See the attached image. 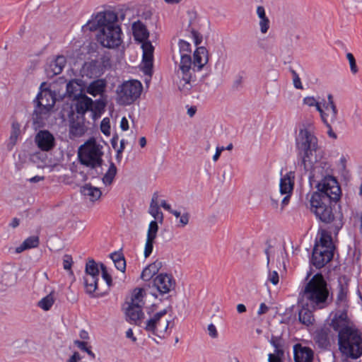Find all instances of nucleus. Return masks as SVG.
<instances>
[{
	"label": "nucleus",
	"instance_id": "obj_62",
	"mask_svg": "<svg viewBox=\"0 0 362 362\" xmlns=\"http://www.w3.org/2000/svg\"><path fill=\"white\" fill-rule=\"evenodd\" d=\"M120 127L123 131H127L129 129L128 120L126 117H122L120 122Z\"/></svg>",
	"mask_w": 362,
	"mask_h": 362
},
{
	"label": "nucleus",
	"instance_id": "obj_61",
	"mask_svg": "<svg viewBox=\"0 0 362 362\" xmlns=\"http://www.w3.org/2000/svg\"><path fill=\"white\" fill-rule=\"evenodd\" d=\"M356 218V221H355V224H358V228H359V232L361 233V235H362V214H357L355 217Z\"/></svg>",
	"mask_w": 362,
	"mask_h": 362
},
{
	"label": "nucleus",
	"instance_id": "obj_12",
	"mask_svg": "<svg viewBox=\"0 0 362 362\" xmlns=\"http://www.w3.org/2000/svg\"><path fill=\"white\" fill-rule=\"evenodd\" d=\"M142 90L143 86L138 80L124 81L117 89V103L122 105L132 104L139 98Z\"/></svg>",
	"mask_w": 362,
	"mask_h": 362
},
{
	"label": "nucleus",
	"instance_id": "obj_20",
	"mask_svg": "<svg viewBox=\"0 0 362 362\" xmlns=\"http://www.w3.org/2000/svg\"><path fill=\"white\" fill-rule=\"evenodd\" d=\"M88 128L85 124L84 116L78 115L72 118L69 125V134L74 137H80L84 135Z\"/></svg>",
	"mask_w": 362,
	"mask_h": 362
},
{
	"label": "nucleus",
	"instance_id": "obj_45",
	"mask_svg": "<svg viewBox=\"0 0 362 362\" xmlns=\"http://www.w3.org/2000/svg\"><path fill=\"white\" fill-rule=\"evenodd\" d=\"M100 267L101 269L102 276L103 279L105 281L107 285L108 286H110L112 285V277L108 274L106 267L103 263H101L100 264Z\"/></svg>",
	"mask_w": 362,
	"mask_h": 362
},
{
	"label": "nucleus",
	"instance_id": "obj_64",
	"mask_svg": "<svg viewBox=\"0 0 362 362\" xmlns=\"http://www.w3.org/2000/svg\"><path fill=\"white\" fill-rule=\"evenodd\" d=\"M80 360V354L78 352H74L66 362H78Z\"/></svg>",
	"mask_w": 362,
	"mask_h": 362
},
{
	"label": "nucleus",
	"instance_id": "obj_9",
	"mask_svg": "<svg viewBox=\"0 0 362 362\" xmlns=\"http://www.w3.org/2000/svg\"><path fill=\"white\" fill-rule=\"evenodd\" d=\"M334 250L331 236L322 234L313 248L311 264L317 269L324 267L333 258Z\"/></svg>",
	"mask_w": 362,
	"mask_h": 362
},
{
	"label": "nucleus",
	"instance_id": "obj_48",
	"mask_svg": "<svg viewBox=\"0 0 362 362\" xmlns=\"http://www.w3.org/2000/svg\"><path fill=\"white\" fill-rule=\"evenodd\" d=\"M72 258L70 255H65L63 259V267L65 270L70 271V273L72 274V271L71 270L72 266Z\"/></svg>",
	"mask_w": 362,
	"mask_h": 362
},
{
	"label": "nucleus",
	"instance_id": "obj_40",
	"mask_svg": "<svg viewBox=\"0 0 362 362\" xmlns=\"http://www.w3.org/2000/svg\"><path fill=\"white\" fill-rule=\"evenodd\" d=\"M116 174H117V168L113 163H111L107 171L103 177L102 180H103V184L105 185H111Z\"/></svg>",
	"mask_w": 362,
	"mask_h": 362
},
{
	"label": "nucleus",
	"instance_id": "obj_5",
	"mask_svg": "<svg viewBox=\"0 0 362 362\" xmlns=\"http://www.w3.org/2000/svg\"><path fill=\"white\" fill-rule=\"evenodd\" d=\"M296 146L300 160V165L310 168L316 160V156L320 154L318 140L309 129L303 127L296 138Z\"/></svg>",
	"mask_w": 362,
	"mask_h": 362
},
{
	"label": "nucleus",
	"instance_id": "obj_50",
	"mask_svg": "<svg viewBox=\"0 0 362 362\" xmlns=\"http://www.w3.org/2000/svg\"><path fill=\"white\" fill-rule=\"evenodd\" d=\"M303 103L309 107L315 106L317 110V105H320L313 96H308L303 99Z\"/></svg>",
	"mask_w": 362,
	"mask_h": 362
},
{
	"label": "nucleus",
	"instance_id": "obj_17",
	"mask_svg": "<svg viewBox=\"0 0 362 362\" xmlns=\"http://www.w3.org/2000/svg\"><path fill=\"white\" fill-rule=\"evenodd\" d=\"M347 309H339L333 315L329 326L338 334L349 327H356L348 316Z\"/></svg>",
	"mask_w": 362,
	"mask_h": 362
},
{
	"label": "nucleus",
	"instance_id": "obj_63",
	"mask_svg": "<svg viewBox=\"0 0 362 362\" xmlns=\"http://www.w3.org/2000/svg\"><path fill=\"white\" fill-rule=\"evenodd\" d=\"M269 310V308L265 303H262L260 304L259 310L257 311L258 315H262L266 313Z\"/></svg>",
	"mask_w": 362,
	"mask_h": 362
},
{
	"label": "nucleus",
	"instance_id": "obj_46",
	"mask_svg": "<svg viewBox=\"0 0 362 362\" xmlns=\"http://www.w3.org/2000/svg\"><path fill=\"white\" fill-rule=\"evenodd\" d=\"M346 58L349 62L351 71L355 74L358 72V69L356 63V59L351 53L346 54Z\"/></svg>",
	"mask_w": 362,
	"mask_h": 362
},
{
	"label": "nucleus",
	"instance_id": "obj_1",
	"mask_svg": "<svg viewBox=\"0 0 362 362\" xmlns=\"http://www.w3.org/2000/svg\"><path fill=\"white\" fill-rule=\"evenodd\" d=\"M332 200L322 193L313 192L310 198L311 211L321 221L332 224L331 228L335 234L342 228L343 214L339 205H330Z\"/></svg>",
	"mask_w": 362,
	"mask_h": 362
},
{
	"label": "nucleus",
	"instance_id": "obj_32",
	"mask_svg": "<svg viewBox=\"0 0 362 362\" xmlns=\"http://www.w3.org/2000/svg\"><path fill=\"white\" fill-rule=\"evenodd\" d=\"M162 262L156 260L152 264L146 267L141 272V278L144 281L150 280L158 272L160 269L162 267Z\"/></svg>",
	"mask_w": 362,
	"mask_h": 362
},
{
	"label": "nucleus",
	"instance_id": "obj_57",
	"mask_svg": "<svg viewBox=\"0 0 362 362\" xmlns=\"http://www.w3.org/2000/svg\"><path fill=\"white\" fill-rule=\"evenodd\" d=\"M281 353L276 352V354H269L268 356L269 362H281L279 354Z\"/></svg>",
	"mask_w": 362,
	"mask_h": 362
},
{
	"label": "nucleus",
	"instance_id": "obj_52",
	"mask_svg": "<svg viewBox=\"0 0 362 362\" xmlns=\"http://www.w3.org/2000/svg\"><path fill=\"white\" fill-rule=\"evenodd\" d=\"M189 214L188 213H184L180 216L179 225L180 227H185L189 223Z\"/></svg>",
	"mask_w": 362,
	"mask_h": 362
},
{
	"label": "nucleus",
	"instance_id": "obj_34",
	"mask_svg": "<svg viewBox=\"0 0 362 362\" xmlns=\"http://www.w3.org/2000/svg\"><path fill=\"white\" fill-rule=\"evenodd\" d=\"M40 244V239L37 235L30 236L26 238L22 244L16 248V253H21L24 250L37 247Z\"/></svg>",
	"mask_w": 362,
	"mask_h": 362
},
{
	"label": "nucleus",
	"instance_id": "obj_47",
	"mask_svg": "<svg viewBox=\"0 0 362 362\" xmlns=\"http://www.w3.org/2000/svg\"><path fill=\"white\" fill-rule=\"evenodd\" d=\"M101 132L105 135H110V120L108 118H105L102 120L100 124Z\"/></svg>",
	"mask_w": 362,
	"mask_h": 362
},
{
	"label": "nucleus",
	"instance_id": "obj_26",
	"mask_svg": "<svg viewBox=\"0 0 362 362\" xmlns=\"http://www.w3.org/2000/svg\"><path fill=\"white\" fill-rule=\"evenodd\" d=\"M81 82L82 81L81 80H71L66 84V96L74 100L79 96H81V95L83 94Z\"/></svg>",
	"mask_w": 362,
	"mask_h": 362
},
{
	"label": "nucleus",
	"instance_id": "obj_8",
	"mask_svg": "<svg viewBox=\"0 0 362 362\" xmlns=\"http://www.w3.org/2000/svg\"><path fill=\"white\" fill-rule=\"evenodd\" d=\"M103 155L102 146L98 144L94 139H88L78 150L80 163L90 168L101 166Z\"/></svg>",
	"mask_w": 362,
	"mask_h": 362
},
{
	"label": "nucleus",
	"instance_id": "obj_16",
	"mask_svg": "<svg viewBox=\"0 0 362 362\" xmlns=\"http://www.w3.org/2000/svg\"><path fill=\"white\" fill-rule=\"evenodd\" d=\"M320 158L321 153L316 156V160L310 168H303L305 171L310 172V179L313 182L333 176L331 165L327 160H321Z\"/></svg>",
	"mask_w": 362,
	"mask_h": 362
},
{
	"label": "nucleus",
	"instance_id": "obj_43",
	"mask_svg": "<svg viewBox=\"0 0 362 362\" xmlns=\"http://www.w3.org/2000/svg\"><path fill=\"white\" fill-rule=\"evenodd\" d=\"M20 134V124L17 122H13L12 131L10 136V143L13 146L15 145L18 137Z\"/></svg>",
	"mask_w": 362,
	"mask_h": 362
},
{
	"label": "nucleus",
	"instance_id": "obj_39",
	"mask_svg": "<svg viewBox=\"0 0 362 362\" xmlns=\"http://www.w3.org/2000/svg\"><path fill=\"white\" fill-rule=\"evenodd\" d=\"M86 291L93 294L98 288V277H83Z\"/></svg>",
	"mask_w": 362,
	"mask_h": 362
},
{
	"label": "nucleus",
	"instance_id": "obj_58",
	"mask_svg": "<svg viewBox=\"0 0 362 362\" xmlns=\"http://www.w3.org/2000/svg\"><path fill=\"white\" fill-rule=\"evenodd\" d=\"M124 149V140H121L120 141V146L119 147L116 149V151H117V160H119L121 158V156H122V153L123 151V150Z\"/></svg>",
	"mask_w": 362,
	"mask_h": 362
},
{
	"label": "nucleus",
	"instance_id": "obj_55",
	"mask_svg": "<svg viewBox=\"0 0 362 362\" xmlns=\"http://www.w3.org/2000/svg\"><path fill=\"white\" fill-rule=\"evenodd\" d=\"M115 265L118 270L124 272L126 269V261L124 259L115 262Z\"/></svg>",
	"mask_w": 362,
	"mask_h": 362
},
{
	"label": "nucleus",
	"instance_id": "obj_31",
	"mask_svg": "<svg viewBox=\"0 0 362 362\" xmlns=\"http://www.w3.org/2000/svg\"><path fill=\"white\" fill-rule=\"evenodd\" d=\"M158 197V196L157 194H154L153 195L150 203L148 212L154 218L155 221H159L160 223H162L163 220V214L160 210Z\"/></svg>",
	"mask_w": 362,
	"mask_h": 362
},
{
	"label": "nucleus",
	"instance_id": "obj_42",
	"mask_svg": "<svg viewBox=\"0 0 362 362\" xmlns=\"http://www.w3.org/2000/svg\"><path fill=\"white\" fill-rule=\"evenodd\" d=\"M316 341L322 346H326L329 343L328 331L327 329H321L318 332L315 337Z\"/></svg>",
	"mask_w": 362,
	"mask_h": 362
},
{
	"label": "nucleus",
	"instance_id": "obj_22",
	"mask_svg": "<svg viewBox=\"0 0 362 362\" xmlns=\"http://www.w3.org/2000/svg\"><path fill=\"white\" fill-rule=\"evenodd\" d=\"M158 230V223L155 221H151L148 228L147 238L144 247L145 257H148L153 251V243L156 238Z\"/></svg>",
	"mask_w": 362,
	"mask_h": 362
},
{
	"label": "nucleus",
	"instance_id": "obj_6",
	"mask_svg": "<svg viewBox=\"0 0 362 362\" xmlns=\"http://www.w3.org/2000/svg\"><path fill=\"white\" fill-rule=\"evenodd\" d=\"M132 31L135 40L143 42L141 45L143 50L141 69L145 74L151 76L153 69L154 47L149 41H145L148 39L149 33L145 25L139 21L132 24Z\"/></svg>",
	"mask_w": 362,
	"mask_h": 362
},
{
	"label": "nucleus",
	"instance_id": "obj_3",
	"mask_svg": "<svg viewBox=\"0 0 362 362\" xmlns=\"http://www.w3.org/2000/svg\"><path fill=\"white\" fill-rule=\"evenodd\" d=\"M180 53V61L176 71V85L180 91L188 93L196 81L194 69L192 68L191 45L186 40L181 39L178 42Z\"/></svg>",
	"mask_w": 362,
	"mask_h": 362
},
{
	"label": "nucleus",
	"instance_id": "obj_35",
	"mask_svg": "<svg viewBox=\"0 0 362 362\" xmlns=\"http://www.w3.org/2000/svg\"><path fill=\"white\" fill-rule=\"evenodd\" d=\"M66 63L65 57L62 55L57 56L49 64L50 71L53 75L59 74L62 71Z\"/></svg>",
	"mask_w": 362,
	"mask_h": 362
},
{
	"label": "nucleus",
	"instance_id": "obj_23",
	"mask_svg": "<svg viewBox=\"0 0 362 362\" xmlns=\"http://www.w3.org/2000/svg\"><path fill=\"white\" fill-rule=\"evenodd\" d=\"M209 61L208 51L204 47H199L196 49L193 54V66L194 72L200 71Z\"/></svg>",
	"mask_w": 362,
	"mask_h": 362
},
{
	"label": "nucleus",
	"instance_id": "obj_29",
	"mask_svg": "<svg viewBox=\"0 0 362 362\" xmlns=\"http://www.w3.org/2000/svg\"><path fill=\"white\" fill-rule=\"evenodd\" d=\"M106 87V81L104 79H97L92 81L87 87L86 91L90 95L95 97L102 95Z\"/></svg>",
	"mask_w": 362,
	"mask_h": 362
},
{
	"label": "nucleus",
	"instance_id": "obj_25",
	"mask_svg": "<svg viewBox=\"0 0 362 362\" xmlns=\"http://www.w3.org/2000/svg\"><path fill=\"white\" fill-rule=\"evenodd\" d=\"M294 360L296 362H312L313 360V351L311 349L296 344L293 347Z\"/></svg>",
	"mask_w": 362,
	"mask_h": 362
},
{
	"label": "nucleus",
	"instance_id": "obj_10",
	"mask_svg": "<svg viewBox=\"0 0 362 362\" xmlns=\"http://www.w3.org/2000/svg\"><path fill=\"white\" fill-rule=\"evenodd\" d=\"M294 173L288 172L281 177L279 183V194L274 193L271 197L272 206L277 213H282L288 204L294 185Z\"/></svg>",
	"mask_w": 362,
	"mask_h": 362
},
{
	"label": "nucleus",
	"instance_id": "obj_49",
	"mask_svg": "<svg viewBox=\"0 0 362 362\" xmlns=\"http://www.w3.org/2000/svg\"><path fill=\"white\" fill-rule=\"evenodd\" d=\"M268 281H270L274 286L278 284L279 281V276L277 272H269L268 275Z\"/></svg>",
	"mask_w": 362,
	"mask_h": 362
},
{
	"label": "nucleus",
	"instance_id": "obj_33",
	"mask_svg": "<svg viewBox=\"0 0 362 362\" xmlns=\"http://www.w3.org/2000/svg\"><path fill=\"white\" fill-rule=\"evenodd\" d=\"M144 296L145 291L143 288H135L132 293L130 300L127 302V305L143 308L145 304Z\"/></svg>",
	"mask_w": 362,
	"mask_h": 362
},
{
	"label": "nucleus",
	"instance_id": "obj_51",
	"mask_svg": "<svg viewBox=\"0 0 362 362\" xmlns=\"http://www.w3.org/2000/svg\"><path fill=\"white\" fill-rule=\"evenodd\" d=\"M292 74H293V83L294 87L296 88L300 89V90L303 89L300 78L299 76L298 75V74L295 71H293Z\"/></svg>",
	"mask_w": 362,
	"mask_h": 362
},
{
	"label": "nucleus",
	"instance_id": "obj_60",
	"mask_svg": "<svg viewBox=\"0 0 362 362\" xmlns=\"http://www.w3.org/2000/svg\"><path fill=\"white\" fill-rule=\"evenodd\" d=\"M110 257L112 259L113 262H116L119 260H122L124 259L123 255L121 253L119 252H114L110 255Z\"/></svg>",
	"mask_w": 362,
	"mask_h": 362
},
{
	"label": "nucleus",
	"instance_id": "obj_38",
	"mask_svg": "<svg viewBox=\"0 0 362 362\" xmlns=\"http://www.w3.org/2000/svg\"><path fill=\"white\" fill-rule=\"evenodd\" d=\"M55 301V298L54 296V293L51 292L45 297L42 298L37 303V305L42 309L43 310L47 311L49 310L52 306L53 305Z\"/></svg>",
	"mask_w": 362,
	"mask_h": 362
},
{
	"label": "nucleus",
	"instance_id": "obj_28",
	"mask_svg": "<svg viewBox=\"0 0 362 362\" xmlns=\"http://www.w3.org/2000/svg\"><path fill=\"white\" fill-rule=\"evenodd\" d=\"M76 104V110L78 114L83 116L85 112L90 110L93 105V100L91 98L86 96L85 94L81 95L78 98Z\"/></svg>",
	"mask_w": 362,
	"mask_h": 362
},
{
	"label": "nucleus",
	"instance_id": "obj_21",
	"mask_svg": "<svg viewBox=\"0 0 362 362\" xmlns=\"http://www.w3.org/2000/svg\"><path fill=\"white\" fill-rule=\"evenodd\" d=\"M35 141L37 146L42 151H49L54 145V138L48 131H40L36 136Z\"/></svg>",
	"mask_w": 362,
	"mask_h": 362
},
{
	"label": "nucleus",
	"instance_id": "obj_54",
	"mask_svg": "<svg viewBox=\"0 0 362 362\" xmlns=\"http://www.w3.org/2000/svg\"><path fill=\"white\" fill-rule=\"evenodd\" d=\"M256 12H257V15L258 18H259V20L268 18L266 16L265 9L262 6H258L257 7Z\"/></svg>",
	"mask_w": 362,
	"mask_h": 362
},
{
	"label": "nucleus",
	"instance_id": "obj_56",
	"mask_svg": "<svg viewBox=\"0 0 362 362\" xmlns=\"http://www.w3.org/2000/svg\"><path fill=\"white\" fill-rule=\"evenodd\" d=\"M181 34L187 40L192 39L194 42V37L191 34L189 29L182 28Z\"/></svg>",
	"mask_w": 362,
	"mask_h": 362
},
{
	"label": "nucleus",
	"instance_id": "obj_36",
	"mask_svg": "<svg viewBox=\"0 0 362 362\" xmlns=\"http://www.w3.org/2000/svg\"><path fill=\"white\" fill-rule=\"evenodd\" d=\"M312 308H301L298 313V319L300 322L305 325H310L314 320Z\"/></svg>",
	"mask_w": 362,
	"mask_h": 362
},
{
	"label": "nucleus",
	"instance_id": "obj_7",
	"mask_svg": "<svg viewBox=\"0 0 362 362\" xmlns=\"http://www.w3.org/2000/svg\"><path fill=\"white\" fill-rule=\"evenodd\" d=\"M173 322L167 316V310L163 309L149 317L144 322V329L160 339H164L170 334V327L173 326Z\"/></svg>",
	"mask_w": 362,
	"mask_h": 362
},
{
	"label": "nucleus",
	"instance_id": "obj_44",
	"mask_svg": "<svg viewBox=\"0 0 362 362\" xmlns=\"http://www.w3.org/2000/svg\"><path fill=\"white\" fill-rule=\"evenodd\" d=\"M259 25L261 33L266 34L268 32L270 27V21L269 18L260 19L259 21Z\"/></svg>",
	"mask_w": 362,
	"mask_h": 362
},
{
	"label": "nucleus",
	"instance_id": "obj_30",
	"mask_svg": "<svg viewBox=\"0 0 362 362\" xmlns=\"http://www.w3.org/2000/svg\"><path fill=\"white\" fill-rule=\"evenodd\" d=\"M81 192L91 202L98 200L102 195L100 189L98 187L92 186L90 184H86L83 186L81 188Z\"/></svg>",
	"mask_w": 362,
	"mask_h": 362
},
{
	"label": "nucleus",
	"instance_id": "obj_19",
	"mask_svg": "<svg viewBox=\"0 0 362 362\" xmlns=\"http://www.w3.org/2000/svg\"><path fill=\"white\" fill-rule=\"evenodd\" d=\"M153 285L160 294H165L175 287V281L171 275L160 274L153 280Z\"/></svg>",
	"mask_w": 362,
	"mask_h": 362
},
{
	"label": "nucleus",
	"instance_id": "obj_13",
	"mask_svg": "<svg viewBox=\"0 0 362 362\" xmlns=\"http://www.w3.org/2000/svg\"><path fill=\"white\" fill-rule=\"evenodd\" d=\"M117 22V15L114 11H104L93 15L91 18L83 28L90 31H105L116 25Z\"/></svg>",
	"mask_w": 362,
	"mask_h": 362
},
{
	"label": "nucleus",
	"instance_id": "obj_15",
	"mask_svg": "<svg viewBox=\"0 0 362 362\" xmlns=\"http://www.w3.org/2000/svg\"><path fill=\"white\" fill-rule=\"evenodd\" d=\"M317 193H322L323 196L329 198L332 202H337L340 199L341 191L339 182L334 177H327L317 181Z\"/></svg>",
	"mask_w": 362,
	"mask_h": 362
},
{
	"label": "nucleus",
	"instance_id": "obj_2",
	"mask_svg": "<svg viewBox=\"0 0 362 362\" xmlns=\"http://www.w3.org/2000/svg\"><path fill=\"white\" fill-rule=\"evenodd\" d=\"M329 291L321 274L314 275L307 283L298 301L300 308L321 309L328 305Z\"/></svg>",
	"mask_w": 362,
	"mask_h": 362
},
{
	"label": "nucleus",
	"instance_id": "obj_24",
	"mask_svg": "<svg viewBox=\"0 0 362 362\" xmlns=\"http://www.w3.org/2000/svg\"><path fill=\"white\" fill-rule=\"evenodd\" d=\"M325 110L320 105H317V111L320 113V116L326 127H329V124H336L338 122V110L337 106H324Z\"/></svg>",
	"mask_w": 362,
	"mask_h": 362
},
{
	"label": "nucleus",
	"instance_id": "obj_11",
	"mask_svg": "<svg viewBox=\"0 0 362 362\" xmlns=\"http://www.w3.org/2000/svg\"><path fill=\"white\" fill-rule=\"evenodd\" d=\"M36 100L37 105L35 109L33 119L34 123L40 126L45 123V119L55 104V93L49 89H44L37 95Z\"/></svg>",
	"mask_w": 362,
	"mask_h": 362
},
{
	"label": "nucleus",
	"instance_id": "obj_59",
	"mask_svg": "<svg viewBox=\"0 0 362 362\" xmlns=\"http://www.w3.org/2000/svg\"><path fill=\"white\" fill-rule=\"evenodd\" d=\"M74 344L76 345L78 349L83 351H85V350L88 347V343L86 341L76 340L74 341Z\"/></svg>",
	"mask_w": 362,
	"mask_h": 362
},
{
	"label": "nucleus",
	"instance_id": "obj_18",
	"mask_svg": "<svg viewBox=\"0 0 362 362\" xmlns=\"http://www.w3.org/2000/svg\"><path fill=\"white\" fill-rule=\"evenodd\" d=\"M182 28L189 29L191 34L194 37V45H198L202 41V35L198 31V19L197 13L188 11L184 17Z\"/></svg>",
	"mask_w": 362,
	"mask_h": 362
},
{
	"label": "nucleus",
	"instance_id": "obj_14",
	"mask_svg": "<svg viewBox=\"0 0 362 362\" xmlns=\"http://www.w3.org/2000/svg\"><path fill=\"white\" fill-rule=\"evenodd\" d=\"M121 28L117 23L111 28L98 32L96 38L98 42L104 47L113 49L118 47L122 42Z\"/></svg>",
	"mask_w": 362,
	"mask_h": 362
},
{
	"label": "nucleus",
	"instance_id": "obj_53",
	"mask_svg": "<svg viewBox=\"0 0 362 362\" xmlns=\"http://www.w3.org/2000/svg\"><path fill=\"white\" fill-rule=\"evenodd\" d=\"M207 330L209 332V335L213 338L216 339L218 337V332L214 324H209L207 327Z\"/></svg>",
	"mask_w": 362,
	"mask_h": 362
},
{
	"label": "nucleus",
	"instance_id": "obj_27",
	"mask_svg": "<svg viewBox=\"0 0 362 362\" xmlns=\"http://www.w3.org/2000/svg\"><path fill=\"white\" fill-rule=\"evenodd\" d=\"M125 314L129 320L134 322L136 325L141 326V323L144 322L142 307L127 305V308H125Z\"/></svg>",
	"mask_w": 362,
	"mask_h": 362
},
{
	"label": "nucleus",
	"instance_id": "obj_37",
	"mask_svg": "<svg viewBox=\"0 0 362 362\" xmlns=\"http://www.w3.org/2000/svg\"><path fill=\"white\" fill-rule=\"evenodd\" d=\"M100 274L98 264L93 259H88L86 264L84 277H98Z\"/></svg>",
	"mask_w": 362,
	"mask_h": 362
},
{
	"label": "nucleus",
	"instance_id": "obj_41",
	"mask_svg": "<svg viewBox=\"0 0 362 362\" xmlns=\"http://www.w3.org/2000/svg\"><path fill=\"white\" fill-rule=\"evenodd\" d=\"M336 303L337 308L348 310L349 305L346 301V291L343 288H341L338 292Z\"/></svg>",
	"mask_w": 362,
	"mask_h": 362
},
{
	"label": "nucleus",
	"instance_id": "obj_4",
	"mask_svg": "<svg viewBox=\"0 0 362 362\" xmlns=\"http://www.w3.org/2000/svg\"><path fill=\"white\" fill-rule=\"evenodd\" d=\"M339 350L342 362L357 359L362 356V334L356 327H349L338 334Z\"/></svg>",
	"mask_w": 362,
	"mask_h": 362
}]
</instances>
